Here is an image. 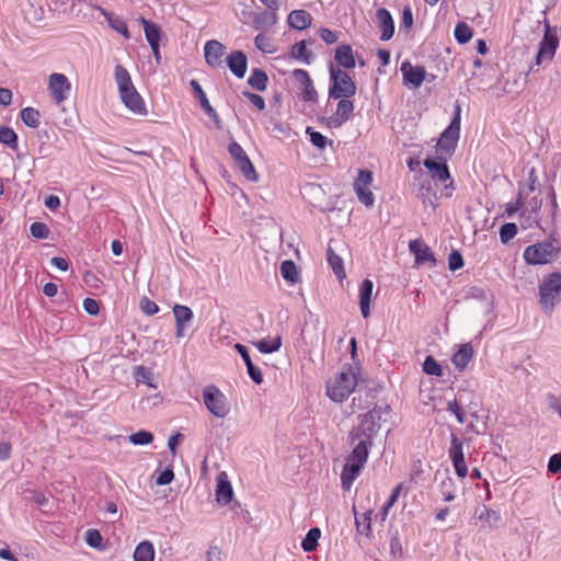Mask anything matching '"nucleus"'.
Listing matches in <instances>:
<instances>
[{
  "instance_id": "obj_1",
  "label": "nucleus",
  "mask_w": 561,
  "mask_h": 561,
  "mask_svg": "<svg viewBox=\"0 0 561 561\" xmlns=\"http://www.w3.org/2000/svg\"><path fill=\"white\" fill-rule=\"evenodd\" d=\"M114 78L123 104L136 115H147L142 96L136 90L128 70L121 64L115 66Z\"/></svg>"
},
{
  "instance_id": "obj_2",
  "label": "nucleus",
  "mask_w": 561,
  "mask_h": 561,
  "mask_svg": "<svg viewBox=\"0 0 561 561\" xmlns=\"http://www.w3.org/2000/svg\"><path fill=\"white\" fill-rule=\"evenodd\" d=\"M353 445V450L347 456L346 463L344 465L341 472V484L342 488L346 491L352 488L354 481L363 470L365 463L367 462L369 450L373 446L371 444L364 440H356Z\"/></svg>"
},
{
  "instance_id": "obj_3",
  "label": "nucleus",
  "mask_w": 561,
  "mask_h": 561,
  "mask_svg": "<svg viewBox=\"0 0 561 561\" xmlns=\"http://www.w3.org/2000/svg\"><path fill=\"white\" fill-rule=\"evenodd\" d=\"M357 386V375L351 366L342 370L327 383V396L334 402L345 401Z\"/></svg>"
},
{
  "instance_id": "obj_4",
  "label": "nucleus",
  "mask_w": 561,
  "mask_h": 561,
  "mask_svg": "<svg viewBox=\"0 0 561 561\" xmlns=\"http://www.w3.org/2000/svg\"><path fill=\"white\" fill-rule=\"evenodd\" d=\"M461 108L456 105L450 124L440 134L436 145V153L438 160H447L450 158L458 145L460 137Z\"/></svg>"
},
{
  "instance_id": "obj_5",
  "label": "nucleus",
  "mask_w": 561,
  "mask_h": 561,
  "mask_svg": "<svg viewBox=\"0 0 561 561\" xmlns=\"http://www.w3.org/2000/svg\"><path fill=\"white\" fill-rule=\"evenodd\" d=\"M381 412L373 409L365 414L359 415V424L350 432V443L364 440L373 445L374 437L380 430Z\"/></svg>"
},
{
  "instance_id": "obj_6",
  "label": "nucleus",
  "mask_w": 561,
  "mask_h": 561,
  "mask_svg": "<svg viewBox=\"0 0 561 561\" xmlns=\"http://www.w3.org/2000/svg\"><path fill=\"white\" fill-rule=\"evenodd\" d=\"M561 301V273H551L539 285V302L545 312H552Z\"/></svg>"
},
{
  "instance_id": "obj_7",
  "label": "nucleus",
  "mask_w": 561,
  "mask_h": 561,
  "mask_svg": "<svg viewBox=\"0 0 561 561\" xmlns=\"http://www.w3.org/2000/svg\"><path fill=\"white\" fill-rule=\"evenodd\" d=\"M329 72V99L337 100L342 98H352L356 94V83L345 70L336 68L330 64Z\"/></svg>"
},
{
  "instance_id": "obj_8",
  "label": "nucleus",
  "mask_w": 561,
  "mask_h": 561,
  "mask_svg": "<svg viewBox=\"0 0 561 561\" xmlns=\"http://www.w3.org/2000/svg\"><path fill=\"white\" fill-rule=\"evenodd\" d=\"M559 248L552 242H538L528 245L524 250V260L530 265H542L554 261L558 256Z\"/></svg>"
},
{
  "instance_id": "obj_9",
  "label": "nucleus",
  "mask_w": 561,
  "mask_h": 561,
  "mask_svg": "<svg viewBox=\"0 0 561 561\" xmlns=\"http://www.w3.org/2000/svg\"><path fill=\"white\" fill-rule=\"evenodd\" d=\"M203 399L206 408L214 416L224 419L229 413L227 398L215 385L204 388Z\"/></svg>"
},
{
  "instance_id": "obj_10",
  "label": "nucleus",
  "mask_w": 561,
  "mask_h": 561,
  "mask_svg": "<svg viewBox=\"0 0 561 561\" xmlns=\"http://www.w3.org/2000/svg\"><path fill=\"white\" fill-rule=\"evenodd\" d=\"M559 47V37L557 30L551 28L546 24L545 34L539 43V48L536 55L535 65L530 66L529 71H533L535 66H540L545 60H552Z\"/></svg>"
},
{
  "instance_id": "obj_11",
  "label": "nucleus",
  "mask_w": 561,
  "mask_h": 561,
  "mask_svg": "<svg viewBox=\"0 0 561 561\" xmlns=\"http://www.w3.org/2000/svg\"><path fill=\"white\" fill-rule=\"evenodd\" d=\"M424 167L428 170L431 178L437 182H447L444 186V195L450 197L454 191V181L450 178V173L446 163V160H434L426 158L423 162Z\"/></svg>"
},
{
  "instance_id": "obj_12",
  "label": "nucleus",
  "mask_w": 561,
  "mask_h": 561,
  "mask_svg": "<svg viewBox=\"0 0 561 561\" xmlns=\"http://www.w3.org/2000/svg\"><path fill=\"white\" fill-rule=\"evenodd\" d=\"M228 152L233 159L240 172L248 181H257L259 176L254 169V165L240 144H238L237 141H231L228 146Z\"/></svg>"
},
{
  "instance_id": "obj_13",
  "label": "nucleus",
  "mask_w": 561,
  "mask_h": 561,
  "mask_svg": "<svg viewBox=\"0 0 561 561\" xmlns=\"http://www.w3.org/2000/svg\"><path fill=\"white\" fill-rule=\"evenodd\" d=\"M373 183V173L366 169H359L354 182V191L358 201L366 207H371L375 203V196L370 191Z\"/></svg>"
},
{
  "instance_id": "obj_14",
  "label": "nucleus",
  "mask_w": 561,
  "mask_h": 561,
  "mask_svg": "<svg viewBox=\"0 0 561 561\" xmlns=\"http://www.w3.org/2000/svg\"><path fill=\"white\" fill-rule=\"evenodd\" d=\"M48 90L56 104H61L68 100L71 83L66 75L54 72L48 77Z\"/></svg>"
},
{
  "instance_id": "obj_15",
  "label": "nucleus",
  "mask_w": 561,
  "mask_h": 561,
  "mask_svg": "<svg viewBox=\"0 0 561 561\" xmlns=\"http://www.w3.org/2000/svg\"><path fill=\"white\" fill-rule=\"evenodd\" d=\"M463 443L455 434L450 435V447L448 449V456L453 462L455 471L458 477L465 478L468 474V468L463 456Z\"/></svg>"
},
{
  "instance_id": "obj_16",
  "label": "nucleus",
  "mask_w": 561,
  "mask_h": 561,
  "mask_svg": "<svg viewBox=\"0 0 561 561\" xmlns=\"http://www.w3.org/2000/svg\"><path fill=\"white\" fill-rule=\"evenodd\" d=\"M350 98L337 99L339 103L333 115L327 118V125L330 128H339L351 119L354 113V103Z\"/></svg>"
},
{
  "instance_id": "obj_17",
  "label": "nucleus",
  "mask_w": 561,
  "mask_h": 561,
  "mask_svg": "<svg viewBox=\"0 0 561 561\" xmlns=\"http://www.w3.org/2000/svg\"><path fill=\"white\" fill-rule=\"evenodd\" d=\"M409 250L414 255L416 265H436V259L433 251L422 239L411 240L409 242Z\"/></svg>"
},
{
  "instance_id": "obj_18",
  "label": "nucleus",
  "mask_w": 561,
  "mask_h": 561,
  "mask_svg": "<svg viewBox=\"0 0 561 561\" xmlns=\"http://www.w3.org/2000/svg\"><path fill=\"white\" fill-rule=\"evenodd\" d=\"M226 46L216 39H209L204 46L206 64L211 68L222 67Z\"/></svg>"
},
{
  "instance_id": "obj_19",
  "label": "nucleus",
  "mask_w": 561,
  "mask_h": 561,
  "mask_svg": "<svg viewBox=\"0 0 561 561\" xmlns=\"http://www.w3.org/2000/svg\"><path fill=\"white\" fill-rule=\"evenodd\" d=\"M400 70L407 87L410 89H417L422 85L426 75L423 67H413L409 61H404L401 64Z\"/></svg>"
},
{
  "instance_id": "obj_20",
  "label": "nucleus",
  "mask_w": 561,
  "mask_h": 561,
  "mask_svg": "<svg viewBox=\"0 0 561 561\" xmlns=\"http://www.w3.org/2000/svg\"><path fill=\"white\" fill-rule=\"evenodd\" d=\"M226 61L229 70L236 78H244L248 70V57L242 50H232L226 57Z\"/></svg>"
},
{
  "instance_id": "obj_21",
  "label": "nucleus",
  "mask_w": 561,
  "mask_h": 561,
  "mask_svg": "<svg viewBox=\"0 0 561 561\" xmlns=\"http://www.w3.org/2000/svg\"><path fill=\"white\" fill-rule=\"evenodd\" d=\"M190 85L193 90L194 96L198 100L201 107L205 111V113L215 122L217 127H220V118L215 111V108L210 105L205 91L197 80L192 79L190 81Z\"/></svg>"
},
{
  "instance_id": "obj_22",
  "label": "nucleus",
  "mask_w": 561,
  "mask_h": 561,
  "mask_svg": "<svg viewBox=\"0 0 561 561\" xmlns=\"http://www.w3.org/2000/svg\"><path fill=\"white\" fill-rule=\"evenodd\" d=\"M376 18L381 30L380 39L389 41L394 33V22L390 12L385 8H380L376 12Z\"/></svg>"
},
{
  "instance_id": "obj_23",
  "label": "nucleus",
  "mask_w": 561,
  "mask_h": 561,
  "mask_svg": "<svg viewBox=\"0 0 561 561\" xmlns=\"http://www.w3.org/2000/svg\"><path fill=\"white\" fill-rule=\"evenodd\" d=\"M373 289L374 284L370 279L366 278L362 282L359 287V307L364 318H368L370 314Z\"/></svg>"
},
{
  "instance_id": "obj_24",
  "label": "nucleus",
  "mask_w": 561,
  "mask_h": 561,
  "mask_svg": "<svg viewBox=\"0 0 561 561\" xmlns=\"http://www.w3.org/2000/svg\"><path fill=\"white\" fill-rule=\"evenodd\" d=\"M287 22L291 28L302 31L311 25L312 16L306 10H294L288 14Z\"/></svg>"
},
{
  "instance_id": "obj_25",
  "label": "nucleus",
  "mask_w": 561,
  "mask_h": 561,
  "mask_svg": "<svg viewBox=\"0 0 561 561\" xmlns=\"http://www.w3.org/2000/svg\"><path fill=\"white\" fill-rule=\"evenodd\" d=\"M334 59L340 67L345 69H353L356 65L353 49L347 44H342L336 47Z\"/></svg>"
},
{
  "instance_id": "obj_26",
  "label": "nucleus",
  "mask_w": 561,
  "mask_h": 561,
  "mask_svg": "<svg viewBox=\"0 0 561 561\" xmlns=\"http://www.w3.org/2000/svg\"><path fill=\"white\" fill-rule=\"evenodd\" d=\"M232 495L233 490L231 483L225 476H219L217 480L216 501L220 505H227L231 502Z\"/></svg>"
},
{
  "instance_id": "obj_27",
  "label": "nucleus",
  "mask_w": 561,
  "mask_h": 561,
  "mask_svg": "<svg viewBox=\"0 0 561 561\" xmlns=\"http://www.w3.org/2000/svg\"><path fill=\"white\" fill-rule=\"evenodd\" d=\"M139 22L144 26L145 36H146L148 44L150 46H153V45L156 46V45L160 44V39H161L160 26L157 23H154L150 20H147L144 16L139 18Z\"/></svg>"
},
{
  "instance_id": "obj_28",
  "label": "nucleus",
  "mask_w": 561,
  "mask_h": 561,
  "mask_svg": "<svg viewBox=\"0 0 561 561\" xmlns=\"http://www.w3.org/2000/svg\"><path fill=\"white\" fill-rule=\"evenodd\" d=\"M473 357V347L471 344H463L460 346V348L453 355L451 363L454 366L459 369L463 370L470 360Z\"/></svg>"
},
{
  "instance_id": "obj_29",
  "label": "nucleus",
  "mask_w": 561,
  "mask_h": 561,
  "mask_svg": "<svg viewBox=\"0 0 561 561\" xmlns=\"http://www.w3.org/2000/svg\"><path fill=\"white\" fill-rule=\"evenodd\" d=\"M353 513H354V517H355L356 530L360 535H365L367 538H370L371 533H373V530H371L373 510H367L364 514H362L359 516L357 511H356V507L354 506L353 507Z\"/></svg>"
},
{
  "instance_id": "obj_30",
  "label": "nucleus",
  "mask_w": 561,
  "mask_h": 561,
  "mask_svg": "<svg viewBox=\"0 0 561 561\" xmlns=\"http://www.w3.org/2000/svg\"><path fill=\"white\" fill-rule=\"evenodd\" d=\"M102 15L106 19L110 27L122 34L126 39L130 37L127 23L118 15L107 12L103 8H99Z\"/></svg>"
},
{
  "instance_id": "obj_31",
  "label": "nucleus",
  "mask_w": 561,
  "mask_h": 561,
  "mask_svg": "<svg viewBox=\"0 0 561 561\" xmlns=\"http://www.w3.org/2000/svg\"><path fill=\"white\" fill-rule=\"evenodd\" d=\"M276 22H277V14H276V12H272V11H263V12L256 13L252 20L253 27L256 31H265L267 28H271L273 25L276 24Z\"/></svg>"
},
{
  "instance_id": "obj_32",
  "label": "nucleus",
  "mask_w": 561,
  "mask_h": 561,
  "mask_svg": "<svg viewBox=\"0 0 561 561\" xmlns=\"http://www.w3.org/2000/svg\"><path fill=\"white\" fill-rule=\"evenodd\" d=\"M156 550L149 540L140 541L134 551V561H154Z\"/></svg>"
},
{
  "instance_id": "obj_33",
  "label": "nucleus",
  "mask_w": 561,
  "mask_h": 561,
  "mask_svg": "<svg viewBox=\"0 0 561 561\" xmlns=\"http://www.w3.org/2000/svg\"><path fill=\"white\" fill-rule=\"evenodd\" d=\"M268 83V77L266 72L261 68H252L251 73L248 78V84L260 92L266 90Z\"/></svg>"
},
{
  "instance_id": "obj_34",
  "label": "nucleus",
  "mask_w": 561,
  "mask_h": 561,
  "mask_svg": "<svg viewBox=\"0 0 561 561\" xmlns=\"http://www.w3.org/2000/svg\"><path fill=\"white\" fill-rule=\"evenodd\" d=\"M290 57L302 61L306 65H310L312 61V53L307 49L305 41L297 42L293 45L290 49Z\"/></svg>"
},
{
  "instance_id": "obj_35",
  "label": "nucleus",
  "mask_w": 561,
  "mask_h": 561,
  "mask_svg": "<svg viewBox=\"0 0 561 561\" xmlns=\"http://www.w3.org/2000/svg\"><path fill=\"white\" fill-rule=\"evenodd\" d=\"M253 345L260 351L262 354H272L277 352L282 346V337L279 335L273 339H262L257 342H254Z\"/></svg>"
},
{
  "instance_id": "obj_36",
  "label": "nucleus",
  "mask_w": 561,
  "mask_h": 561,
  "mask_svg": "<svg viewBox=\"0 0 561 561\" xmlns=\"http://www.w3.org/2000/svg\"><path fill=\"white\" fill-rule=\"evenodd\" d=\"M327 259L328 263L332 267L334 274L339 279H343L345 277V270L343 260L340 255H337L332 248H328L327 250Z\"/></svg>"
},
{
  "instance_id": "obj_37",
  "label": "nucleus",
  "mask_w": 561,
  "mask_h": 561,
  "mask_svg": "<svg viewBox=\"0 0 561 561\" xmlns=\"http://www.w3.org/2000/svg\"><path fill=\"white\" fill-rule=\"evenodd\" d=\"M0 144L16 151L19 149V141L16 133L9 126L0 127Z\"/></svg>"
},
{
  "instance_id": "obj_38",
  "label": "nucleus",
  "mask_w": 561,
  "mask_h": 561,
  "mask_svg": "<svg viewBox=\"0 0 561 561\" xmlns=\"http://www.w3.org/2000/svg\"><path fill=\"white\" fill-rule=\"evenodd\" d=\"M282 277L290 284H296L299 280V272L294 261L286 260L280 264Z\"/></svg>"
},
{
  "instance_id": "obj_39",
  "label": "nucleus",
  "mask_w": 561,
  "mask_h": 561,
  "mask_svg": "<svg viewBox=\"0 0 561 561\" xmlns=\"http://www.w3.org/2000/svg\"><path fill=\"white\" fill-rule=\"evenodd\" d=\"M321 536V531L318 527H313L308 530L307 535L301 541V548L305 552H312L318 547V540Z\"/></svg>"
},
{
  "instance_id": "obj_40",
  "label": "nucleus",
  "mask_w": 561,
  "mask_h": 561,
  "mask_svg": "<svg viewBox=\"0 0 561 561\" xmlns=\"http://www.w3.org/2000/svg\"><path fill=\"white\" fill-rule=\"evenodd\" d=\"M402 488H403V484L399 483L398 485H396L392 489V492H391L389 499L387 500V502L385 503V505L382 506L381 511L378 514L381 523H383L387 519L389 511L398 501L400 493L402 491Z\"/></svg>"
},
{
  "instance_id": "obj_41",
  "label": "nucleus",
  "mask_w": 561,
  "mask_h": 561,
  "mask_svg": "<svg viewBox=\"0 0 561 561\" xmlns=\"http://www.w3.org/2000/svg\"><path fill=\"white\" fill-rule=\"evenodd\" d=\"M41 114L34 107H25L21 111L22 122L31 128H37L39 126Z\"/></svg>"
},
{
  "instance_id": "obj_42",
  "label": "nucleus",
  "mask_w": 561,
  "mask_h": 561,
  "mask_svg": "<svg viewBox=\"0 0 561 561\" xmlns=\"http://www.w3.org/2000/svg\"><path fill=\"white\" fill-rule=\"evenodd\" d=\"M173 314L175 318V323H181L186 325L193 319V311L187 306L175 305L173 307Z\"/></svg>"
},
{
  "instance_id": "obj_43",
  "label": "nucleus",
  "mask_w": 561,
  "mask_h": 561,
  "mask_svg": "<svg viewBox=\"0 0 561 561\" xmlns=\"http://www.w3.org/2000/svg\"><path fill=\"white\" fill-rule=\"evenodd\" d=\"M306 134L309 136L310 142L318 149L323 150L327 145L333 144L332 140H328V138L321 133L314 130L312 127H307Z\"/></svg>"
},
{
  "instance_id": "obj_44",
  "label": "nucleus",
  "mask_w": 561,
  "mask_h": 561,
  "mask_svg": "<svg viewBox=\"0 0 561 561\" xmlns=\"http://www.w3.org/2000/svg\"><path fill=\"white\" fill-rule=\"evenodd\" d=\"M471 27L465 22H458L455 26L454 36L459 44L468 43L472 37Z\"/></svg>"
},
{
  "instance_id": "obj_45",
  "label": "nucleus",
  "mask_w": 561,
  "mask_h": 561,
  "mask_svg": "<svg viewBox=\"0 0 561 561\" xmlns=\"http://www.w3.org/2000/svg\"><path fill=\"white\" fill-rule=\"evenodd\" d=\"M423 371L436 377H439L443 374L442 366L432 356H427L423 362Z\"/></svg>"
},
{
  "instance_id": "obj_46",
  "label": "nucleus",
  "mask_w": 561,
  "mask_h": 561,
  "mask_svg": "<svg viewBox=\"0 0 561 561\" xmlns=\"http://www.w3.org/2000/svg\"><path fill=\"white\" fill-rule=\"evenodd\" d=\"M153 440V435L145 430L138 431L129 436V442L134 445H148Z\"/></svg>"
},
{
  "instance_id": "obj_47",
  "label": "nucleus",
  "mask_w": 561,
  "mask_h": 561,
  "mask_svg": "<svg viewBox=\"0 0 561 561\" xmlns=\"http://www.w3.org/2000/svg\"><path fill=\"white\" fill-rule=\"evenodd\" d=\"M517 234V226L514 222H506L500 228V240L507 243Z\"/></svg>"
},
{
  "instance_id": "obj_48",
  "label": "nucleus",
  "mask_w": 561,
  "mask_h": 561,
  "mask_svg": "<svg viewBox=\"0 0 561 561\" xmlns=\"http://www.w3.org/2000/svg\"><path fill=\"white\" fill-rule=\"evenodd\" d=\"M390 554L393 559H401L403 557V547L398 533H394L390 538Z\"/></svg>"
},
{
  "instance_id": "obj_49",
  "label": "nucleus",
  "mask_w": 561,
  "mask_h": 561,
  "mask_svg": "<svg viewBox=\"0 0 561 561\" xmlns=\"http://www.w3.org/2000/svg\"><path fill=\"white\" fill-rule=\"evenodd\" d=\"M31 234L36 239H47L49 236V229L44 222H33L30 227Z\"/></svg>"
},
{
  "instance_id": "obj_50",
  "label": "nucleus",
  "mask_w": 561,
  "mask_h": 561,
  "mask_svg": "<svg viewBox=\"0 0 561 561\" xmlns=\"http://www.w3.org/2000/svg\"><path fill=\"white\" fill-rule=\"evenodd\" d=\"M301 88V96L307 102H314L318 99V92L313 87L312 80L306 82Z\"/></svg>"
},
{
  "instance_id": "obj_51",
  "label": "nucleus",
  "mask_w": 561,
  "mask_h": 561,
  "mask_svg": "<svg viewBox=\"0 0 561 561\" xmlns=\"http://www.w3.org/2000/svg\"><path fill=\"white\" fill-rule=\"evenodd\" d=\"M242 95L249 100V102L255 106L259 111H263L265 110V100L260 95V94H256V93H253L251 91H248V90H244L242 92Z\"/></svg>"
},
{
  "instance_id": "obj_52",
  "label": "nucleus",
  "mask_w": 561,
  "mask_h": 561,
  "mask_svg": "<svg viewBox=\"0 0 561 561\" xmlns=\"http://www.w3.org/2000/svg\"><path fill=\"white\" fill-rule=\"evenodd\" d=\"M446 410L456 416L458 423L463 424L466 422L465 413L457 399L448 401Z\"/></svg>"
},
{
  "instance_id": "obj_53",
  "label": "nucleus",
  "mask_w": 561,
  "mask_h": 561,
  "mask_svg": "<svg viewBox=\"0 0 561 561\" xmlns=\"http://www.w3.org/2000/svg\"><path fill=\"white\" fill-rule=\"evenodd\" d=\"M140 309L147 316H153L159 312V306L148 297L140 299Z\"/></svg>"
},
{
  "instance_id": "obj_54",
  "label": "nucleus",
  "mask_w": 561,
  "mask_h": 561,
  "mask_svg": "<svg viewBox=\"0 0 561 561\" xmlns=\"http://www.w3.org/2000/svg\"><path fill=\"white\" fill-rule=\"evenodd\" d=\"M87 543L92 548H100L103 541V538L99 530L89 529L85 535Z\"/></svg>"
},
{
  "instance_id": "obj_55",
  "label": "nucleus",
  "mask_w": 561,
  "mask_h": 561,
  "mask_svg": "<svg viewBox=\"0 0 561 561\" xmlns=\"http://www.w3.org/2000/svg\"><path fill=\"white\" fill-rule=\"evenodd\" d=\"M254 45L259 50L263 53H272L270 38L263 33H260L255 36Z\"/></svg>"
},
{
  "instance_id": "obj_56",
  "label": "nucleus",
  "mask_w": 561,
  "mask_h": 561,
  "mask_svg": "<svg viewBox=\"0 0 561 561\" xmlns=\"http://www.w3.org/2000/svg\"><path fill=\"white\" fill-rule=\"evenodd\" d=\"M541 205H542L541 198H539L538 196H534L529 201H527L525 204L523 203L522 210L539 215Z\"/></svg>"
},
{
  "instance_id": "obj_57",
  "label": "nucleus",
  "mask_w": 561,
  "mask_h": 561,
  "mask_svg": "<svg viewBox=\"0 0 561 561\" xmlns=\"http://www.w3.org/2000/svg\"><path fill=\"white\" fill-rule=\"evenodd\" d=\"M463 266V257L459 251H453L448 256V267L450 271H457Z\"/></svg>"
},
{
  "instance_id": "obj_58",
  "label": "nucleus",
  "mask_w": 561,
  "mask_h": 561,
  "mask_svg": "<svg viewBox=\"0 0 561 561\" xmlns=\"http://www.w3.org/2000/svg\"><path fill=\"white\" fill-rule=\"evenodd\" d=\"M135 375L138 381H142L147 383L149 387L154 388V386L151 383L152 374L148 368L144 366H137Z\"/></svg>"
},
{
  "instance_id": "obj_59",
  "label": "nucleus",
  "mask_w": 561,
  "mask_h": 561,
  "mask_svg": "<svg viewBox=\"0 0 561 561\" xmlns=\"http://www.w3.org/2000/svg\"><path fill=\"white\" fill-rule=\"evenodd\" d=\"M520 217L524 220L525 228H533L539 226V215L522 210Z\"/></svg>"
},
{
  "instance_id": "obj_60",
  "label": "nucleus",
  "mask_w": 561,
  "mask_h": 561,
  "mask_svg": "<svg viewBox=\"0 0 561 561\" xmlns=\"http://www.w3.org/2000/svg\"><path fill=\"white\" fill-rule=\"evenodd\" d=\"M247 366V371L249 377L255 382L256 385L262 383L263 381V374L259 367H256L252 362Z\"/></svg>"
},
{
  "instance_id": "obj_61",
  "label": "nucleus",
  "mask_w": 561,
  "mask_h": 561,
  "mask_svg": "<svg viewBox=\"0 0 561 561\" xmlns=\"http://www.w3.org/2000/svg\"><path fill=\"white\" fill-rule=\"evenodd\" d=\"M174 479V473L171 468H165L162 470L156 479V483L158 485H167L170 484Z\"/></svg>"
},
{
  "instance_id": "obj_62",
  "label": "nucleus",
  "mask_w": 561,
  "mask_h": 561,
  "mask_svg": "<svg viewBox=\"0 0 561 561\" xmlns=\"http://www.w3.org/2000/svg\"><path fill=\"white\" fill-rule=\"evenodd\" d=\"M83 309L90 316H96L100 312V305L93 298H85L83 300Z\"/></svg>"
},
{
  "instance_id": "obj_63",
  "label": "nucleus",
  "mask_w": 561,
  "mask_h": 561,
  "mask_svg": "<svg viewBox=\"0 0 561 561\" xmlns=\"http://www.w3.org/2000/svg\"><path fill=\"white\" fill-rule=\"evenodd\" d=\"M561 470V453L553 454L548 461V471L552 474Z\"/></svg>"
},
{
  "instance_id": "obj_64",
  "label": "nucleus",
  "mask_w": 561,
  "mask_h": 561,
  "mask_svg": "<svg viewBox=\"0 0 561 561\" xmlns=\"http://www.w3.org/2000/svg\"><path fill=\"white\" fill-rule=\"evenodd\" d=\"M320 37L327 44H334L339 39L336 33L327 27H321Z\"/></svg>"
}]
</instances>
